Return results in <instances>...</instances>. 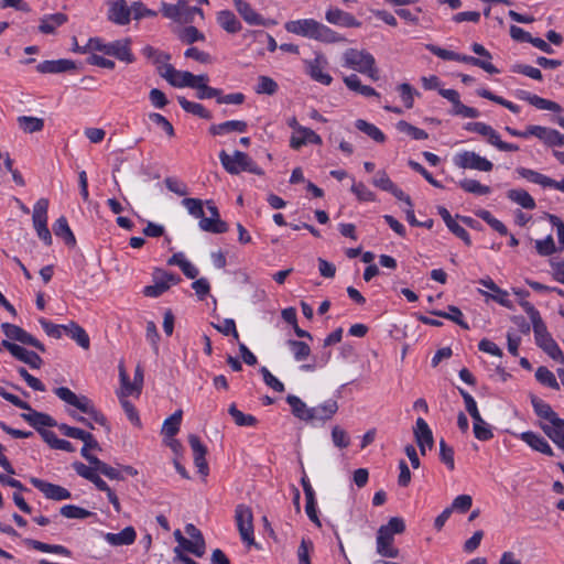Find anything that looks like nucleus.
<instances>
[{"label": "nucleus", "instance_id": "obj_1", "mask_svg": "<svg viewBox=\"0 0 564 564\" xmlns=\"http://www.w3.org/2000/svg\"><path fill=\"white\" fill-rule=\"evenodd\" d=\"M519 304L529 315L532 322L536 345L542 348L543 351L546 352L553 360L564 364V355L556 341L547 332L546 325L541 318L539 311L528 301L519 302Z\"/></svg>", "mask_w": 564, "mask_h": 564}, {"label": "nucleus", "instance_id": "obj_2", "mask_svg": "<svg viewBox=\"0 0 564 564\" xmlns=\"http://www.w3.org/2000/svg\"><path fill=\"white\" fill-rule=\"evenodd\" d=\"M284 26L290 33L324 43H339L346 41L343 35L314 19L289 21Z\"/></svg>", "mask_w": 564, "mask_h": 564}, {"label": "nucleus", "instance_id": "obj_3", "mask_svg": "<svg viewBox=\"0 0 564 564\" xmlns=\"http://www.w3.org/2000/svg\"><path fill=\"white\" fill-rule=\"evenodd\" d=\"M55 394L64 402L75 406L83 413L89 415V417L101 426L107 425L106 416L99 412L93 404V402L85 395L78 397L70 389L66 387H59L54 390Z\"/></svg>", "mask_w": 564, "mask_h": 564}, {"label": "nucleus", "instance_id": "obj_4", "mask_svg": "<svg viewBox=\"0 0 564 564\" xmlns=\"http://www.w3.org/2000/svg\"><path fill=\"white\" fill-rule=\"evenodd\" d=\"M343 58L346 67L365 74L375 82L379 79L376 59L370 53L349 48L344 53Z\"/></svg>", "mask_w": 564, "mask_h": 564}, {"label": "nucleus", "instance_id": "obj_5", "mask_svg": "<svg viewBox=\"0 0 564 564\" xmlns=\"http://www.w3.org/2000/svg\"><path fill=\"white\" fill-rule=\"evenodd\" d=\"M219 160L224 169L230 174H239L242 171L250 172L256 175H262L263 170L259 167L252 159L245 152L236 150L232 155L226 151L219 153Z\"/></svg>", "mask_w": 564, "mask_h": 564}, {"label": "nucleus", "instance_id": "obj_6", "mask_svg": "<svg viewBox=\"0 0 564 564\" xmlns=\"http://www.w3.org/2000/svg\"><path fill=\"white\" fill-rule=\"evenodd\" d=\"M459 393L464 399L466 411L474 420V434L479 441H488L494 437L491 429L481 417L475 399L464 389H459Z\"/></svg>", "mask_w": 564, "mask_h": 564}, {"label": "nucleus", "instance_id": "obj_7", "mask_svg": "<svg viewBox=\"0 0 564 564\" xmlns=\"http://www.w3.org/2000/svg\"><path fill=\"white\" fill-rule=\"evenodd\" d=\"M152 276L154 284L143 289V294L149 297H159L166 292L172 284H177L181 281L178 275L162 269H155Z\"/></svg>", "mask_w": 564, "mask_h": 564}, {"label": "nucleus", "instance_id": "obj_8", "mask_svg": "<svg viewBox=\"0 0 564 564\" xmlns=\"http://www.w3.org/2000/svg\"><path fill=\"white\" fill-rule=\"evenodd\" d=\"M235 520L241 540L249 545H253V514L251 508L246 505H238L235 510Z\"/></svg>", "mask_w": 564, "mask_h": 564}, {"label": "nucleus", "instance_id": "obj_9", "mask_svg": "<svg viewBox=\"0 0 564 564\" xmlns=\"http://www.w3.org/2000/svg\"><path fill=\"white\" fill-rule=\"evenodd\" d=\"M454 164L459 169H469L480 172H490L494 169V164L488 159L479 155L474 151H463L455 154Z\"/></svg>", "mask_w": 564, "mask_h": 564}, {"label": "nucleus", "instance_id": "obj_10", "mask_svg": "<svg viewBox=\"0 0 564 564\" xmlns=\"http://www.w3.org/2000/svg\"><path fill=\"white\" fill-rule=\"evenodd\" d=\"M162 14L176 22H188L193 13L203 15L202 9L197 7H188L186 0H178L176 4L161 3Z\"/></svg>", "mask_w": 564, "mask_h": 564}, {"label": "nucleus", "instance_id": "obj_11", "mask_svg": "<svg viewBox=\"0 0 564 564\" xmlns=\"http://www.w3.org/2000/svg\"><path fill=\"white\" fill-rule=\"evenodd\" d=\"M1 328L9 339L20 341L24 345H30L40 351H45L44 345L20 326L10 323H3Z\"/></svg>", "mask_w": 564, "mask_h": 564}, {"label": "nucleus", "instance_id": "obj_12", "mask_svg": "<svg viewBox=\"0 0 564 564\" xmlns=\"http://www.w3.org/2000/svg\"><path fill=\"white\" fill-rule=\"evenodd\" d=\"M1 345L7 350H9L10 354L18 360L29 365L33 369L41 368L43 360L36 352L28 350L22 346L11 343L9 340H2Z\"/></svg>", "mask_w": 564, "mask_h": 564}, {"label": "nucleus", "instance_id": "obj_13", "mask_svg": "<svg viewBox=\"0 0 564 564\" xmlns=\"http://www.w3.org/2000/svg\"><path fill=\"white\" fill-rule=\"evenodd\" d=\"M31 484L47 499L61 501L70 498V492L62 486L51 484L39 478H31Z\"/></svg>", "mask_w": 564, "mask_h": 564}, {"label": "nucleus", "instance_id": "obj_14", "mask_svg": "<svg viewBox=\"0 0 564 564\" xmlns=\"http://www.w3.org/2000/svg\"><path fill=\"white\" fill-rule=\"evenodd\" d=\"M188 444L193 451L194 464L198 469V473L203 476H207L209 468L206 460L207 447L202 443L200 438L195 435H188Z\"/></svg>", "mask_w": 564, "mask_h": 564}, {"label": "nucleus", "instance_id": "obj_15", "mask_svg": "<svg viewBox=\"0 0 564 564\" xmlns=\"http://www.w3.org/2000/svg\"><path fill=\"white\" fill-rule=\"evenodd\" d=\"M377 553L382 557L395 558L399 556V549L394 546V535L387 532V529H378Z\"/></svg>", "mask_w": 564, "mask_h": 564}, {"label": "nucleus", "instance_id": "obj_16", "mask_svg": "<svg viewBox=\"0 0 564 564\" xmlns=\"http://www.w3.org/2000/svg\"><path fill=\"white\" fill-rule=\"evenodd\" d=\"M131 40L121 39L110 43H107L106 55L113 56L119 61L126 63L134 62V56L131 52Z\"/></svg>", "mask_w": 564, "mask_h": 564}, {"label": "nucleus", "instance_id": "obj_17", "mask_svg": "<svg viewBox=\"0 0 564 564\" xmlns=\"http://www.w3.org/2000/svg\"><path fill=\"white\" fill-rule=\"evenodd\" d=\"M414 437L422 455H425L426 447L432 448L434 445L432 430L422 417H419L415 422Z\"/></svg>", "mask_w": 564, "mask_h": 564}, {"label": "nucleus", "instance_id": "obj_18", "mask_svg": "<svg viewBox=\"0 0 564 564\" xmlns=\"http://www.w3.org/2000/svg\"><path fill=\"white\" fill-rule=\"evenodd\" d=\"M325 19L330 24L344 28H359L361 25V22L352 14L338 8H329L325 13Z\"/></svg>", "mask_w": 564, "mask_h": 564}, {"label": "nucleus", "instance_id": "obj_19", "mask_svg": "<svg viewBox=\"0 0 564 564\" xmlns=\"http://www.w3.org/2000/svg\"><path fill=\"white\" fill-rule=\"evenodd\" d=\"M326 65V58L322 55H317L314 59L306 62L307 73L314 80L329 85L333 78L329 74L324 72Z\"/></svg>", "mask_w": 564, "mask_h": 564}, {"label": "nucleus", "instance_id": "obj_20", "mask_svg": "<svg viewBox=\"0 0 564 564\" xmlns=\"http://www.w3.org/2000/svg\"><path fill=\"white\" fill-rule=\"evenodd\" d=\"M74 69H76L75 62L66 58L44 61L36 66V70L42 74H58Z\"/></svg>", "mask_w": 564, "mask_h": 564}, {"label": "nucleus", "instance_id": "obj_21", "mask_svg": "<svg viewBox=\"0 0 564 564\" xmlns=\"http://www.w3.org/2000/svg\"><path fill=\"white\" fill-rule=\"evenodd\" d=\"M131 9L126 0H115L110 3L108 19L116 24L126 25L130 22Z\"/></svg>", "mask_w": 564, "mask_h": 564}, {"label": "nucleus", "instance_id": "obj_22", "mask_svg": "<svg viewBox=\"0 0 564 564\" xmlns=\"http://www.w3.org/2000/svg\"><path fill=\"white\" fill-rule=\"evenodd\" d=\"M29 413H22L21 417L33 426L40 434L41 431H45V426L53 427L57 426L56 421L46 413L37 412L34 410H28Z\"/></svg>", "mask_w": 564, "mask_h": 564}, {"label": "nucleus", "instance_id": "obj_23", "mask_svg": "<svg viewBox=\"0 0 564 564\" xmlns=\"http://www.w3.org/2000/svg\"><path fill=\"white\" fill-rule=\"evenodd\" d=\"M232 2L237 12L246 23L249 25H265L264 18L256 12L248 2L243 0H232Z\"/></svg>", "mask_w": 564, "mask_h": 564}, {"label": "nucleus", "instance_id": "obj_24", "mask_svg": "<svg viewBox=\"0 0 564 564\" xmlns=\"http://www.w3.org/2000/svg\"><path fill=\"white\" fill-rule=\"evenodd\" d=\"M306 143L321 144L322 138L310 128L299 127L297 134L291 137L290 145L294 150H299Z\"/></svg>", "mask_w": 564, "mask_h": 564}, {"label": "nucleus", "instance_id": "obj_25", "mask_svg": "<svg viewBox=\"0 0 564 564\" xmlns=\"http://www.w3.org/2000/svg\"><path fill=\"white\" fill-rule=\"evenodd\" d=\"M286 402L291 406L292 414L306 422L314 421L315 410L313 408H307V405L296 395L290 394L286 397Z\"/></svg>", "mask_w": 564, "mask_h": 564}, {"label": "nucleus", "instance_id": "obj_26", "mask_svg": "<svg viewBox=\"0 0 564 564\" xmlns=\"http://www.w3.org/2000/svg\"><path fill=\"white\" fill-rule=\"evenodd\" d=\"M67 21L68 17L61 12L46 14L40 19L39 31L43 34H54L56 29Z\"/></svg>", "mask_w": 564, "mask_h": 564}, {"label": "nucleus", "instance_id": "obj_27", "mask_svg": "<svg viewBox=\"0 0 564 564\" xmlns=\"http://www.w3.org/2000/svg\"><path fill=\"white\" fill-rule=\"evenodd\" d=\"M216 20L219 26L228 33L235 34L242 29L240 21L230 10L219 11L217 13Z\"/></svg>", "mask_w": 564, "mask_h": 564}, {"label": "nucleus", "instance_id": "obj_28", "mask_svg": "<svg viewBox=\"0 0 564 564\" xmlns=\"http://www.w3.org/2000/svg\"><path fill=\"white\" fill-rule=\"evenodd\" d=\"M438 214L446 224L447 228L459 239H462L466 245H470V238L468 232L465 228H463L460 225L456 223V220L453 219L449 212L443 207H438Z\"/></svg>", "mask_w": 564, "mask_h": 564}, {"label": "nucleus", "instance_id": "obj_29", "mask_svg": "<svg viewBox=\"0 0 564 564\" xmlns=\"http://www.w3.org/2000/svg\"><path fill=\"white\" fill-rule=\"evenodd\" d=\"M248 124L242 120H230L218 124H213L209 128V132L213 135H221L230 132H246Z\"/></svg>", "mask_w": 564, "mask_h": 564}, {"label": "nucleus", "instance_id": "obj_30", "mask_svg": "<svg viewBox=\"0 0 564 564\" xmlns=\"http://www.w3.org/2000/svg\"><path fill=\"white\" fill-rule=\"evenodd\" d=\"M521 438L534 451H538L547 456H553V451L544 437L533 432H524Z\"/></svg>", "mask_w": 564, "mask_h": 564}, {"label": "nucleus", "instance_id": "obj_31", "mask_svg": "<svg viewBox=\"0 0 564 564\" xmlns=\"http://www.w3.org/2000/svg\"><path fill=\"white\" fill-rule=\"evenodd\" d=\"M135 530L132 527H127L119 533H106L105 540L111 545H130L135 540Z\"/></svg>", "mask_w": 564, "mask_h": 564}, {"label": "nucleus", "instance_id": "obj_32", "mask_svg": "<svg viewBox=\"0 0 564 564\" xmlns=\"http://www.w3.org/2000/svg\"><path fill=\"white\" fill-rule=\"evenodd\" d=\"M64 332L74 339L83 349H88L90 346V339L86 330L76 324L70 322L68 325L63 326Z\"/></svg>", "mask_w": 564, "mask_h": 564}, {"label": "nucleus", "instance_id": "obj_33", "mask_svg": "<svg viewBox=\"0 0 564 564\" xmlns=\"http://www.w3.org/2000/svg\"><path fill=\"white\" fill-rule=\"evenodd\" d=\"M196 82H208L207 75H194L187 70H177L173 82L171 83L174 87H189L196 86Z\"/></svg>", "mask_w": 564, "mask_h": 564}, {"label": "nucleus", "instance_id": "obj_34", "mask_svg": "<svg viewBox=\"0 0 564 564\" xmlns=\"http://www.w3.org/2000/svg\"><path fill=\"white\" fill-rule=\"evenodd\" d=\"M17 124L23 133L31 134L44 129V119L33 116H19Z\"/></svg>", "mask_w": 564, "mask_h": 564}, {"label": "nucleus", "instance_id": "obj_35", "mask_svg": "<svg viewBox=\"0 0 564 564\" xmlns=\"http://www.w3.org/2000/svg\"><path fill=\"white\" fill-rule=\"evenodd\" d=\"M53 231L57 237L62 238L67 246L75 247L76 238L68 226L67 219L64 216L59 217L55 221L53 225Z\"/></svg>", "mask_w": 564, "mask_h": 564}, {"label": "nucleus", "instance_id": "obj_36", "mask_svg": "<svg viewBox=\"0 0 564 564\" xmlns=\"http://www.w3.org/2000/svg\"><path fill=\"white\" fill-rule=\"evenodd\" d=\"M47 209H48V200L46 198H40L34 207L32 221L34 229L46 227L47 226Z\"/></svg>", "mask_w": 564, "mask_h": 564}, {"label": "nucleus", "instance_id": "obj_37", "mask_svg": "<svg viewBox=\"0 0 564 564\" xmlns=\"http://www.w3.org/2000/svg\"><path fill=\"white\" fill-rule=\"evenodd\" d=\"M543 432L555 443H564V420L558 416L551 423L542 425Z\"/></svg>", "mask_w": 564, "mask_h": 564}, {"label": "nucleus", "instance_id": "obj_38", "mask_svg": "<svg viewBox=\"0 0 564 564\" xmlns=\"http://www.w3.org/2000/svg\"><path fill=\"white\" fill-rule=\"evenodd\" d=\"M345 85L352 91L365 97L379 96V94L370 86L362 85L359 77L355 74L344 77Z\"/></svg>", "mask_w": 564, "mask_h": 564}, {"label": "nucleus", "instance_id": "obj_39", "mask_svg": "<svg viewBox=\"0 0 564 564\" xmlns=\"http://www.w3.org/2000/svg\"><path fill=\"white\" fill-rule=\"evenodd\" d=\"M531 404L534 409V412L541 419L546 420L549 423H551L554 419H556L558 415L553 411L550 404L544 402L542 399L538 398L536 395L530 397Z\"/></svg>", "mask_w": 564, "mask_h": 564}, {"label": "nucleus", "instance_id": "obj_40", "mask_svg": "<svg viewBox=\"0 0 564 564\" xmlns=\"http://www.w3.org/2000/svg\"><path fill=\"white\" fill-rule=\"evenodd\" d=\"M507 196L510 200L525 209L535 208V202L533 197L524 189H509L507 192Z\"/></svg>", "mask_w": 564, "mask_h": 564}, {"label": "nucleus", "instance_id": "obj_41", "mask_svg": "<svg viewBox=\"0 0 564 564\" xmlns=\"http://www.w3.org/2000/svg\"><path fill=\"white\" fill-rule=\"evenodd\" d=\"M355 126L356 128L364 132L365 134H367L369 138H371L373 141L378 142V143H382L384 142L386 140V135L383 134V132L378 128L376 127L375 124L372 123H369L367 122L366 120L364 119H358L356 120L355 122Z\"/></svg>", "mask_w": 564, "mask_h": 564}, {"label": "nucleus", "instance_id": "obj_42", "mask_svg": "<svg viewBox=\"0 0 564 564\" xmlns=\"http://www.w3.org/2000/svg\"><path fill=\"white\" fill-rule=\"evenodd\" d=\"M177 101L182 109L186 112H189L203 119L212 118V113L202 104L189 101L185 97H178Z\"/></svg>", "mask_w": 564, "mask_h": 564}, {"label": "nucleus", "instance_id": "obj_43", "mask_svg": "<svg viewBox=\"0 0 564 564\" xmlns=\"http://www.w3.org/2000/svg\"><path fill=\"white\" fill-rule=\"evenodd\" d=\"M456 61L477 66L487 72L488 74H499V69L494 64H491V62L484 61L479 57L462 55L457 53Z\"/></svg>", "mask_w": 564, "mask_h": 564}, {"label": "nucleus", "instance_id": "obj_44", "mask_svg": "<svg viewBox=\"0 0 564 564\" xmlns=\"http://www.w3.org/2000/svg\"><path fill=\"white\" fill-rule=\"evenodd\" d=\"M199 228L207 232L224 234L228 230V225L221 219L203 216L199 220Z\"/></svg>", "mask_w": 564, "mask_h": 564}, {"label": "nucleus", "instance_id": "obj_45", "mask_svg": "<svg viewBox=\"0 0 564 564\" xmlns=\"http://www.w3.org/2000/svg\"><path fill=\"white\" fill-rule=\"evenodd\" d=\"M313 410H315V413L313 414L314 421H327L330 420L333 415L337 412L338 404L334 400H328L318 406H314Z\"/></svg>", "mask_w": 564, "mask_h": 564}, {"label": "nucleus", "instance_id": "obj_46", "mask_svg": "<svg viewBox=\"0 0 564 564\" xmlns=\"http://www.w3.org/2000/svg\"><path fill=\"white\" fill-rule=\"evenodd\" d=\"M182 421V411L177 410L170 417H167L162 426V433L165 436L173 437L177 434Z\"/></svg>", "mask_w": 564, "mask_h": 564}, {"label": "nucleus", "instance_id": "obj_47", "mask_svg": "<svg viewBox=\"0 0 564 564\" xmlns=\"http://www.w3.org/2000/svg\"><path fill=\"white\" fill-rule=\"evenodd\" d=\"M82 441L84 442V446L80 451V454L90 465H94L95 459H99V458L91 455L89 453V451L90 449H100L99 443L94 437V435L89 432L84 436V438Z\"/></svg>", "mask_w": 564, "mask_h": 564}, {"label": "nucleus", "instance_id": "obj_48", "mask_svg": "<svg viewBox=\"0 0 564 564\" xmlns=\"http://www.w3.org/2000/svg\"><path fill=\"white\" fill-rule=\"evenodd\" d=\"M459 187L466 193H471L475 195H488L491 189L487 185L480 184L476 180L465 178L459 182Z\"/></svg>", "mask_w": 564, "mask_h": 564}, {"label": "nucleus", "instance_id": "obj_49", "mask_svg": "<svg viewBox=\"0 0 564 564\" xmlns=\"http://www.w3.org/2000/svg\"><path fill=\"white\" fill-rule=\"evenodd\" d=\"M228 412L238 426H254L258 422L256 416L242 413L235 404L229 406Z\"/></svg>", "mask_w": 564, "mask_h": 564}, {"label": "nucleus", "instance_id": "obj_50", "mask_svg": "<svg viewBox=\"0 0 564 564\" xmlns=\"http://www.w3.org/2000/svg\"><path fill=\"white\" fill-rule=\"evenodd\" d=\"M288 346L290 347L291 351L293 352L294 359L296 361H304L311 355V348L304 341L290 339V340H288Z\"/></svg>", "mask_w": 564, "mask_h": 564}, {"label": "nucleus", "instance_id": "obj_51", "mask_svg": "<svg viewBox=\"0 0 564 564\" xmlns=\"http://www.w3.org/2000/svg\"><path fill=\"white\" fill-rule=\"evenodd\" d=\"M535 378L541 384L550 387L554 390L560 389V384H558L555 376L546 367H543V366L539 367L535 371Z\"/></svg>", "mask_w": 564, "mask_h": 564}, {"label": "nucleus", "instance_id": "obj_52", "mask_svg": "<svg viewBox=\"0 0 564 564\" xmlns=\"http://www.w3.org/2000/svg\"><path fill=\"white\" fill-rule=\"evenodd\" d=\"M517 173L521 177H523L534 184H539L543 187H547L549 176H546V175H543L534 170L527 169V167H518Z\"/></svg>", "mask_w": 564, "mask_h": 564}, {"label": "nucleus", "instance_id": "obj_53", "mask_svg": "<svg viewBox=\"0 0 564 564\" xmlns=\"http://www.w3.org/2000/svg\"><path fill=\"white\" fill-rule=\"evenodd\" d=\"M433 314L443 318L451 319L465 329L469 328L468 324L463 321L462 311L454 305L448 306V312L435 311Z\"/></svg>", "mask_w": 564, "mask_h": 564}, {"label": "nucleus", "instance_id": "obj_54", "mask_svg": "<svg viewBox=\"0 0 564 564\" xmlns=\"http://www.w3.org/2000/svg\"><path fill=\"white\" fill-rule=\"evenodd\" d=\"M397 129L400 132L409 134L414 140H425L429 137L425 130L416 128L404 120L397 123Z\"/></svg>", "mask_w": 564, "mask_h": 564}, {"label": "nucleus", "instance_id": "obj_55", "mask_svg": "<svg viewBox=\"0 0 564 564\" xmlns=\"http://www.w3.org/2000/svg\"><path fill=\"white\" fill-rule=\"evenodd\" d=\"M59 512L63 517L68 519H86L91 516L90 511L74 505L63 506Z\"/></svg>", "mask_w": 564, "mask_h": 564}, {"label": "nucleus", "instance_id": "obj_56", "mask_svg": "<svg viewBox=\"0 0 564 564\" xmlns=\"http://www.w3.org/2000/svg\"><path fill=\"white\" fill-rule=\"evenodd\" d=\"M528 102L530 105L536 107L538 109L550 110V111H554V112L562 111V107L557 102L551 101L549 99H544L542 97H539L538 95H534L533 97L528 98Z\"/></svg>", "mask_w": 564, "mask_h": 564}, {"label": "nucleus", "instance_id": "obj_57", "mask_svg": "<svg viewBox=\"0 0 564 564\" xmlns=\"http://www.w3.org/2000/svg\"><path fill=\"white\" fill-rule=\"evenodd\" d=\"M278 91V84L268 76H260L256 87L257 94L274 95Z\"/></svg>", "mask_w": 564, "mask_h": 564}, {"label": "nucleus", "instance_id": "obj_58", "mask_svg": "<svg viewBox=\"0 0 564 564\" xmlns=\"http://www.w3.org/2000/svg\"><path fill=\"white\" fill-rule=\"evenodd\" d=\"M178 37L182 42L186 43V44H192L194 42H197V41H204L205 40V36L202 32H199L197 30V28L195 26H186L184 28L180 34H178Z\"/></svg>", "mask_w": 564, "mask_h": 564}, {"label": "nucleus", "instance_id": "obj_59", "mask_svg": "<svg viewBox=\"0 0 564 564\" xmlns=\"http://www.w3.org/2000/svg\"><path fill=\"white\" fill-rule=\"evenodd\" d=\"M332 441L338 448H346L350 444V438L345 430L335 425L332 430Z\"/></svg>", "mask_w": 564, "mask_h": 564}, {"label": "nucleus", "instance_id": "obj_60", "mask_svg": "<svg viewBox=\"0 0 564 564\" xmlns=\"http://www.w3.org/2000/svg\"><path fill=\"white\" fill-rule=\"evenodd\" d=\"M207 82H196L197 97L199 99L217 98L220 96L221 90L206 85Z\"/></svg>", "mask_w": 564, "mask_h": 564}, {"label": "nucleus", "instance_id": "obj_61", "mask_svg": "<svg viewBox=\"0 0 564 564\" xmlns=\"http://www.w3.org/2000/svg\"><path fill=\"white\" fill-rule=\"evenodd\" d=\"M94 466L100 474L105 475L109 479H116V480L123 479V476L121 475L120 470L109 466L108 464L101 462L100 459H95Z\"/></svg>", "mask_w": 564, "mask_h": 564}, {"label": "nucleus", "instance_id": "obj_62", "mask_svg": "<svg viewBox=\"0 0 564 564\" xmlns=\"http://www.w3.org/2000/svg\"><path fill=\"white\" fill-rule=\"evenodd\" d=\"M184 551L194 554L197 557H202L205 554L206 543L197 542L194 540L185 539L180 544Z\"/></svg>", "mask_w": 564, "mask_h": 564}, {"label": "nucleus", "instance_id": "obj_63", "mask_svg": "<svg viewBox=\"0 0 564 564\" xmlns=\"http://www.w3.org/2000/svg\"><path fill=\"white\" fill-rule=\"evenodd\" d=\"M182 204L192 216L199 219L204 216L203 203L200 199L186 197L182 200Z\"/></svg>", "mask_w": 564, "mask_h": 564}, {"label": "nucleus", "instance_id": "obj_64", "mask_svg": "<svg viewBox=\"0 0 564 564\" xmlns=\"http://www.w3.org/2000/svg\"><path fill=\"white\" fill-rule=\"evenodd\" d=\"M440 458L451 470L455 468L454 449L444 440L440 442Z\"/></svg>", "mask_w": 564, "mask_h": 564}]
</instances>
